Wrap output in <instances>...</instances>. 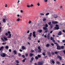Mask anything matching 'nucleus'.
Segmentation results:
<instances>
[{
	"label": "nucleus",
	"instance_id": "obj_1",
	"mask_svg": "<svg viewBox=\"0 0 65 65\" xmlns=\"http://www.w3.org/2000/svg\"><path fill=\"white\" fill-rule=\"evenodd\" d=\"M0 55L2 57H6V54L5 53H0Z\"/></svg>",
	"mask_w": 65,
	"mask_h": 65
},
{
	"label": "nucleus",
	"instance_id": "obj_2",
	"mask_svg": "<svg viewBox=\"0 0 65 65\" xmlns=\"http://www.w3.org/2000/svg\"><path fill=\"white\" fill-rule=\"evenodd\" d=\"M55 44H56L57 45H56V46H57V50H61V47H60V46L59 45V44H58L56 43H55Z\"/></svg>",
	"mask_w": 65,
	"mask_h": 65
},
{
	"label": "nucleus",
	"instance_id": "obj_3",
	"mask_svg": "<svg viewBox=\"0 0 65 65\" xmlns=\"http://www.w3.org/2000/svg\"><path fill=\"white\" fill-rule=\"evenodd\" d=\"M56 27H55L54 28L55 30L59 29V25H58L56 24Z\"/></svg>",
	"mask_w": 65,
	"mask_h": 65
},
{
	"label": "nucleus",
	"instance_id": "obj_4",
	"mask_svg": "<svg viewBox=\"0 0 65 65\" xmlns=\"http://www.w3.org/2000/svg\"><path fill=\"white\" fill-rule=\"evenodd\" d=\"M43 62H42L39 61L38 62V65H43Z\"/></svg>",
	"mask_w": 65,
	"mask_h": 65
},
{
	"label": "nucleus",
	"instance_id": "obj_5",
	"mask_svg": "<svg viewBox=\"0 0 65 65\" xmlns=\"http://www.w3.org/2000/svg\"><path fill=\"white\" fill-rule=\"evenodd\" d=\"M36 32L35 31H34L33 32V36L34 37V38H35L36 36V35H35V33Z\"/></svg>",
	"mask_w": 65,
	"mask_h": 65
},
{
	"label": "nucleus",
	"instance_id": "obj_6",
	"mask_svg": "<svg viewBox=\"0 0 65 65\" xmlns=\"http://www.w3.org/2000/svg\"><path fill=\"white\" fill-rule=\"evenodd\" d=\"M4 49V47L3 46H2L0 48V51L1 52H3V50Z\"/></svg>",
	"mask_w": 65,
	"mask_h": 65
},
{
	"label": "nucleus",
	"instance_id": "obj_7",
	"mask_svg": "<svg viewBox=\"0 0 65 65\" xmlns=\"http://www.w3.org/2000/svg\"><path fill=\"white\" fill-rule=\"evenodd\" d=\"M52 23L53 24H58V22L57 21H53L52 22Z\"/></svg>",
	"mask_w": 65,
	"mask_h": 65
},
{
	"label": "nucleus",
	"instance_id": "obj_8",
	"mask_svg": "<svg viewBox=\"0 0 65 65\" xmlns=\"http://www.w3.org/2000/svg\"><path fill=\"white\" fill-rule=\"evenodd\" d=\"M57 58L59 59L61 61L62 60V57H61V56L60 55H58L57 56Z\"/></svg>",
	"mask_w": 65,
	"mask_h": 65
},
{
	"label": "nucleus",
	"instance_id": "obj_9",
	"mask_svg": "<svg viewBox=\"0 0 65 65\" xmlns=\"http://www.w3.org/2000/svg\"><path fill=\"white\" fill-rule=\"evenodd\" d=\"M34 60V57H32L31 58L30 60V63H31Z\"/></svg>",
	"mask_w": 65,
	"mask_h": 65
},
{
	"label": "nucleus",
	"instance_id": "obj_10",
	"mask_svg": "<svg viewBox=\"0 0 65 65\" xmlns=\"http://www.w3.org/2000/svg\"><path fill=\"white\" fill-rule=\"evenodd\" d=\"M62 35V31H60L58 33V35Z\"/></svg>",
	"mask_w": 65,
	"mask_h": 65
},
{
	"label": "nucleus",
	"instance_id": "obj_11",
	"mask_svg": "<svg viewBox=\"0 0 65 65\" xmlns=\"http://www.w3.org/2000/svg\"><path fill=\"white\" fill-rule=\"evenodd\" d=\"M38 32L40 33H41L42 32V30L41 29H39L38 30Z\"/></svg>",
	"mask_w": 65,
	"mask_h": 65
},
{
	"label": "nucleus",
	"instance_id": "obj_12",
	"mask_svg": "<svg viewBox=\"0 0 65 65\" xmlns=\"http://www.w3.org/2000/svg\"><path fill=\"white\" fill-rule=\"evenodd\" d=\"M29 56L30 57H32L34 55V54L30 53L29 54Z\"/></svg>",
	"mask_w": 65,
	"mask_h": 65
},
{
	"label": "nucleus",
	"instance_id": "obj_13",
	"mask_svg": "<svg viewBox=\"0 0 65 65\" xmlns=\"http://www.w3.org/2000/svg\"><path fill=\"white\" fill-rule=\"evenodd\" d=\"M11 34H9V36H8L7 37V38H11Z\"/></svg>",
	"mask_w": 65,
	"mask_h": 65
},
{
	"label": "nucleus",
	"instance_id": "obj_14",
	"mask_svg": "<svg viewBox=\"0 0 65 65\" xmlns=\"http://www.w3.org/2000/svg\"><path fill=\"white\" fill-rule=\"evenodd\" d=\"M43 29L44 30H47V28L46 27H43Z\"/></svg>",
	"mask_w": 65,
	"mask_h": 65
},
{
	"label": "nucleus",
	"instance_id": "obj_15",
	"mask_svg": "<svg viewBox=\"0 0 65 65\" xmlns=\"http://www.w3.org/2000/svg\"><path fill=\"white\" fill-rule=\"evenodd\" d=\"M4 39L6 41H7V40H8V39H7V38L6 37H4Z\"/></svg>",
	"mask_w": 65,
	"mask_h": 65
},
{
	"label": "nucleus",
	"instance_id": "obj_16",
	"mask_svg": "<svg viewBox=\"0 0 65 65\" xmlns=\"http://www.w3.org/2000/svg\"><path fill=\"white\" fill-rule=\"evenodd\" d=\"M13 52L15 55L17 54V52H16L15 50Z\"/></svg>",
	"mask_w": 65,
	"mask_h": 65
},
{
	"label": "nucleus",
	"instance_id": "obj_17",
	"mask_svg": "<svg viewBox=\"0 0 65 65\" xmlns=\"http://www.w3.org/2000/svg\"><path fill=\"white\" fill-rule=\"evenodd\" d=\"M3 21L4 23H5L6 22V20H5V19H3Z\"/></svg>",
	"mask_w": 65,
	"mask_h": 65
},
{
	"label": "nucleus",
	"instance_id": "obj_18",
	"mask_svg": "<svg viewBox=\"0 0 65 65\" xmlns=\"http://www.w3.org/2000/svg\"><path fill=\"white\" fill-rule=\"evenodd\" d=\"M2 27H0V33H1V32H2V31H3V30H1V29H2Z\"/></svg>",
	"mask_w": 65,
	"mask_h": 65
},
{
	"label": "nucleus",
	"instance_id": "obj_19",
	"mask_svg": "<svg viewBox=\"0 0 65 65\" xmlns=\"http://www.w3.org/2000/svg\"><path fill=\"white\" fill-rule=\"evenodd\" d=\"M32 33L31 32L30 33V35L28 36L29 37H31L32 36Z\"/></svg>",
	"mask_w": 65,
	"mask_h": 65
},
{
	"label": "nucleus",
	"instance_id": "obj_20",
	"mask_svg": "<svg viewBox=\"0 0 65 65\" xmlns=\"http://www.w3.org/2000/svg\"><path fill=\"white\" fill-rule=\"evenodd\" d=\"M26 59H27V58H24L23 60V62H25V60H26Z\"/></svg>",
	"mask_w": 65,
	"mask_h": 65
},
{
	"label": "nucleus",
	"instance_id": "obj_21",
	"mask_svg": "<svg viewBox=\"0 0 65 65\" xmlns=\"http://www.w3.org/2000/svg\"><path fill=\"white\" fill-rule=\"evenodd\" d=\"M52 22H49L48 23V24L49 25V26H50L51 25V24Z\"/></svg>",
	"mask_w": 65,
	"mask_h": 65
},
{
	"label": "nucleus",
	"instance_id": "obj_22",
	"mask_svg": "<svg viewBox=\"0 0 65 65\" xmlns=\"http://www.w3.org/2000/svg\"><path fill=\"white\" fill-rule=\"evenodd\" d=\"M35 59H36V60H38V57L37 56H36L35 57Z\"/></svg>",
	"mask_w": 65,
	"mask_h": 65
},
{
	"label": "nucleus",
	"instance_id": "obj_23",
	"mask_svg": "<svg viewBox=\"0 0 65 65\" xmlns=\"http://www.w3.org/2000/svg\"><path fill=\"white\" fill-rule=\"evenodd\" d=\"M5 48L6 49H8V48H9V47H8V46H5Z\"/></svg>",
	"mask_w": 65,
	"mask_h": 65
},
{
	"label": "nucleus",
	"instance_id": "obj_24",
	"mask_svg": "<svg viewBox=\"0 0 65 65\" xmlns=\"http://www.w3.org/2000/svg\"><path fill=\"white\" fill-rule=\"evenodd\" d=\"M17 21V22H19L20 21V18H18L16 20Z\"/></svg>",
	"mask_w": 65,
	"mask_h": 65
},
{
	"label": "nucleus",
	"instance_id": "obj_25",
	"mask_svg": "<svg viewBox=\"0 0 65 65\" xmlns=\"http://www.w3.org/2000/svg\"><path fill=\"white\" fill-rule=\"evenodd\" d=\"M61 48L62 49H64V46H61Z\"/></svg>",
	"mask_w": 65,
	"mask_h": 65
},
{
	"label": "nucleus",
	"instance_id": "obj_26",
	"mask_svg": "<svg viewBox=\"0 0 65 65\" xmlns=\"http://www.w3.org/2000/svg\"><path fill=\"white\" fill-rule=\"evenodd\" d=\"M22 48L23 50H25V47L24 46H22Z\"/></svg>",
	"mask_w": 65,
	"mask_h": 65
},
{
	"label": "nucleus",
	"instance_id": "obj_27",
	"mask_svg": "<svg viewBox=\"0 0 65 65\" xmlns=\"http://www.w3.org/2000/svg\"><path fill=\"white\" fill-rule=\"evenodd\" d=\"M50 14V13H47L45 15L46 16L47 15H48Z\"/></svg>",
	"mask_w": 65,
	"mask_h": 65
},
{
	"label": "nucleus",
	"instance_id": "obj_28",
	"mask_svg": "<svg viewBox=\"0 0 65 65\" xmlns=\"http://www.w3.org/2000/svg\"><path fill=\"white\" fill-rule=\"evenodd\" d=\"M46 20V19L45 18H44L43 19V22H44V21H45Z\"/></svg>",
	"mask_w": 65,
	"mask_h": 65
},
{
	"label": "nucleus",
	"instance_id": "obj_29",
	"mask_svg": "<svg viewBox=\"0 0 65 65\" xmlns=\"http://www.w3.org/2000/svg\"><path fill=\"white\" fill-rule=\"evenodd\" d=\"M47 47H48L50 46V44H47L46 45Z\"/></svg>",
	"mask_w": 65,
	"mask_h": 65
},
{
	"label": "nucleus",
	"instance_id": "obj_30",
	"mask_svg": "<svg viewBox=\"0 0 65 65\" xmlns=\"http://www.w3.org/2000/svg\"><path fill=\"white\" fill-rule=\"evenodd\" d=\"M42 54L43 56H45V52L43 53Z\"/></svg>",
	"mask_w": 65,
	"mask_h": 65
},
{
	"label": "nucleus",
	"instance_id": "obj_31",
	"mask_svg": "<svg viewBox=\"0 0 65 65\" xmlns=\"http://www.w3.org/2000/svg\"><path fill=\"white\" fill-rule=\"evenodd\" d=\"M38 48L39 50H41V47L40 46H38Z\"/></svg>",
	"mask_w": 65,
	"mask_h": 65
},
{
	"label": "nucleus",
	"instance_id": "obj_32",
	"mask_svg": "<svg viewBox=\"0 0 65 65\" xmlns=\"http://www.w3.org/2000/svg\"><path fill=\"white\" fill-rule=\"evenodd\" d=\"M51 62L52 63H53V64H55V61H54V60H52L51 61Z\"/></svg>",
	"mask_w": 65,
	"mask_h": 65
},
{
	"label": "nucleus",
	"instance_id": "obj_33",
	"mask_svg": "<svg viewBox=\"0 0 65 65\" xmlns=\"http://www.w3.org/2000/svg\"><path fill=\"white\" fill-rule=\"evenodd\" d=\"M47 32H48V29H46L45 31V33H47Z\"/></svg>",
	"mask_w": 65,
	"mask_h": 65
},
{
	"label": "nucleus",
	"instance_id": "obj_34",
	"mask_svg": "<svg viewBox=\"0 0 65 65\" xmlns=\"http://www.w3.org/2000/svg\"><path fill=\"white\" fill-rule=\"evenodd\" d=\"M22 58H25V55H22Z\"/></svg>",
	"mask_w": 65,
	"mask_h": 65
},
{
	"label": "nucleus",
	"instance_id": "obj_35",
	"mask_svg": "<svg viewBox=\"0 0 65 65\" xmlns=\"http://www.w3.org/2000/svg\"><path fill=\"white\" fill-rule=\"evenodd\" d=\"M50 36H47V39H50Z\"/></svg>",
	"mask_w": 65,
	"mask_h": 65
},
{
	"label": "nucleus",
	"instance_id": "obj_36",
	"mask_svg": "<svg viewBox=\"0 0 65 65\" xmlns=\"http://www.w3.org/2000/svg\"><path fill=\"white\" fill-rule=\"evenodd\" d=\"M16 62L17 64H19V61L18 60H16Z\"/></svg>",
	"mask_w": 65,
	"mask_h": 65
},
{
	"label": "nucleus",
	"instance_id": "obj_37",
	"mask_svg": "<svg viewBox=\"0 0 65 65\" xmlns=\"http://www.w3.org/2000/svg\"><path fill=\"white\" fill-rule=\"evenodd\" d=\"M39 50L38 51V52L39 53H41V49H39Z\"/></svg>",
	"mask_w": 65,
	"mask_h": 65
},
{
	"label": "nucleus",
	"instance_id": "obj_38",
	"mask_svg": "<svg viewBox=\"0 0 65 65\" xmlns=\"http://www.w3.org/2000/svg\"><path fill=\"white\" fill-rule=\"evenodd\" d=\"M35 52V51L34 50H31L30 52L31 53H33V52Z\"/></svg>",
	"mask_w": 65,
	"mask_h": 65
},
{
	"label": "nucleus",
	"instance_id": "obj_39",
	"mask_svg": "<svg viewBox=\"0 0 65 65\" xmlns=\"http://www.w3.org/2000/svg\"><path fill=\"white\" fill-rule=\"evenodd\" d=\"M51 54H52V55H55V53L54 52H52L51 53Z\"/></svg>",
	"mask_w": 65,
	"mask_h": 65
},
{
	"label": "nucleus",
	"instance_id": "obj_40",
	"mask_svg": "<svg viewBox=\"0 0 65 65\" xmlns=\"http://www.w3.org/2000/svg\"><path fill=\"white\" fill-rule=\"evenodd\" d=\"M45 27H48V25L47 24H46L45 25Z\"/></svg>",
	"mask_w": 65,
	"mask_h": 65
},
{
	"label": "nucleus",
	"instance_id": "obj_41",
	"mask_svg": "<svg viewBox=\"0 0 65 65\" xmlns=\"http://www.w3.org/2000/svg\"><path fill=\"white\" fill-rule=\"evenodd\" d=\"M54 53H55V54H58V52L57 51H56L54 52Z\"/></svg>",
	"mask_w": 65,
	"mask_h": 65
},
{
	"label": "nucleus",
	"instance_id": "obj_42",
	"mask_svg": "<svg viewBox=\"0 0 65 65\" xmlns=\"http://www.w3.org/2000/svg\"><path fill=\"white\" fill-rule=\"evenodd\" d=\"M28 39H29V40H31V37H28Z\"/></svg>",
	"mask_w": 65,
	"mask_h": 65
},
{
	"label": "nucleus",
	"instance_id": "obj_43",
	"mask_svg": "<svg viewBox=\"0 0 65 65\" xmlns=\"http://www.w3.org/2000/svg\"><path fill=\"white\" fill-rule=\"evenodd\" d=\"M56 63L57 64H60V62H59V61H57L56 62Z\"/></svg>",
	"mask_w": 65,
	"mask_h": 65
},
{
	"label": "nucleus",
	"instance_id": "obj_44",
	"mask_svg": "<svg viewBox=\"0 0 65 65\" xmlns=\"http://www.w3.org/2000/svg\"><path fill=\"white\" fill-rule=\"evenodd\" d=\"M25 56H26V57H28V53H26L25 54Z\"/></svg>",
	"mask_w": 65,
	"mask_h": 65
},
{
	"label": "nucleus",
	"instance_id": "obj_45",
	"mask_svg": "<svg viewBox=\"0 0 65 65\" xmlns=\"http://www.w3.org/2000/svg\"><path fill=\"white\" fill-rule=\"evenodd\" d=\"M38 58H40V57H41L40 55H38Z\"/></svg>",
	"mask_w": 65,
	"mask_h": 65
},
{
	"label": "nucleus",
	"instance_id": "obj_46",
	"mask_svg": "<svg viewBox=\"0 0 65 65\" xmlns=\"http://www.w3.org/2000/svg\"><path fill=\"white\" fill-rule=\"evenodd\" d=\"M40 14L41 15H44V14L43 13H41Z\"/></svg>",
	"mask_w": 65,
	"mask_h": 65
},
{
	"label": "nucleus",
	"instance_id": "obj_47",
	"mask_svg": "<svg viewBox=\"0 0 65 65\" xmlns=\"http://www.w3.org/2000/svg\"><path fill=\"white\" fill-rule=\"evenodd\" d=\"M2 40L3 41H5V40L2 38H1Z\"/></svg>",
	"mask_w": 65,
	"mask_h": 65
},
{
	"label": "nucleus",
	"instance_id": "obj_48",
	"mask_svg": "<svg viewBox=\"0 0 65 65\" xmlns=\"http://www.w3.org/2000/svg\"><path fill=\"white\" fill-rule=\"evenodd\" d=\"M21 55H22L21 54H20V53L18 54V56H20V57H21Z\"/></svg>",
	"mask_w": 65,
	"mask_h": 65
},
{
	"label": "nucleus",
	"instance_id": "obj_49",
	"mask_svg": "<svg viewBox=\"0 0 65 65\" xmlns=\"http://www.w3.org/2000/svg\"><path fill=\"white\" fill-rule=\"evenodd\" d=\"M34 6V5H33L32 4H31L30 6V7H32V6Z\"/></svg>",
	"mask_w": 65,
	"mask_h": 65
},
{
	"label": "nucleus",
	"instance_id": "obj_50",
	"mask_svg": "<svg viewBox=\"0 0 65 65\" xmlns=\"http://www.w3.org/2000/svg\"><path fill=\"white\" fill-rule=\"evenodd\" d=\"M37 5H38V6H40V4H39V3H37Z\"/></svg>",
	"mask_w": 65,
	"mask_h": 65
},
{
	"label": "nucleus",
	"instance_id": "obj_51",
	"mask_svg": "<svg viewBox=\"0 0 65 65\" xmlns=\"http://www.w3.org/2000/svg\"><path fill=\"white\" fill-rule=\"evenodd\" d=\"M50 27H51V28H52L53 27V25H50Z\"/></svg>",
	"mask_w": 65,
	"mask_h": 65
},
{
	"label": "nucleus",
	"instance_id": "obj_52",
	"mask_svg": "<svg viewBox=\"0 0 65 65\" xmlns=\"http://www.w3.org/2000/svg\"><path fill=\"white\" fill-rule=\"evenodd\" d=\"M9 52H11V50L10 49L9 50Z\"/></svg>",
	"mask_w": 65,
	"mask_h": 65
},
{
	"label": "nucleus",
	"instance_id": "obj_53",
	"mask_svg": "<svg viewBox=\"0 0 65 65\" xmlns=\"http://www.w3.org/2000/svg\"><path fill=\"white\" fill-rule=\"evenodd\" d=\"M62 42H63L64 43H65V40H63L62 41Z\"/></svg>",
	"mask_w": 65,
	"mask_h": 65
},
{
	"label": "nucleus",
	"instance_id": "obj_54",
	"mask_svg": "<svg viewBox=\"0 0 65 65\" xmlns=\"http://www.w3.org/2000/svg\"><path fill=\"white\" fill-rule=\"evenodd\" d=\"M29 24H30V23H31V21H29L28 22Z\"/></svg>",
	"mask_w": 65,
	"mask_h": 65
},
{
	"label": "nucleus",
	"instance_id": "obj_55",
	"mask_svg": "<svg viewBox=\"0 0 65 65\" xmlns=\"http://www.w3.org/2000/svg\"><path fill=\"white\" fill-rule=\"evenodd\" d=\"M52 41H53V42H55V40H54V39H53L52 40Z\"/></svg>",
	"mask_w": 65,
	"mask_h": 65
},
{
	"label": "nucleus",
	"instance_id": "obj_56",
	"mask_svg": "<svg viewBox=\"0 0 65 65\" xmlns=\"http://www.w3.org/2000/svg\"><path fill=\"white\" fill-rule=\"evenodd\" d=\"M5 35L6 36H7L8 35V33H5Z\"/></svg>",
	"mask_w": 65,
	"mask_h": 65
},
{
	"label": "nucleus",
	"instance_id": "obj_57",
	"mask_svg": "<svg viewBox=\"0 0 65 65\" xmlns=\"http://www.w3.org/2000/svg\"><path fill=\"white\" fill-rule=\"evenodd\" d=\"M58 17V16L57 15L56 17H54V18H55V19H56V18H57Z\"/></svg>",
	"mask_w": 65,
	"mask_h": 65
},
{
	"label": "nucleus",
	"instance_id": "obj_58",
	"mask_svg": "<svg viewBox=\"0 0 65 65\" xmlns=\"http://www.w3.org/2000/svg\"><path fill=\"white\" fill-rule=\"evenodd\" d=\"M48 54L50 56H51V54L49 52L48 53Z\"/></svg>",
	"mask_w": 65,
	"mask_h": 65
},
{
	"label": "nucleus",
	"instance_id": "obj_59",
	"mask_svg": "<svg viewBox=\"0 0 65 65\" xmlns=\"http://www.w3.org/2000/svg\"><path fill=\"white\" fill-rule=\"evenodd\" d=\"M29 32H30V31L29 30H28L27 31V33H28V34L29 33Z\"/></svg>",
	"mask_w": 65,
	"mask_h": 65
},
{
	"label": "nucleus",
	"instance_id": "obj_60",
	"mask_svg": "<svg viewBox=\"0 0 65 65\" xmlns=\"http://www.w3.org/2000/svg\"><path fill=\"white\" fill-rule=\"evenodd\" d=\"M19 51L20 52H23V51H22V50L21 49L19 50Z\"/></svg>",
	"mask_w": 65,
	"mask_h": 65
},
{
	"label": "nucleus",
	"instance_id": "obj_61",
	"mask_svg": "<svg viewBox=\"0 0 65 65\" xmlns=\"http://www.w3.org/2000/svg\"><path fill=\"white\" fill-rule=\"evenodd\" d=\"M62 32H64V33H65V30L64 29V30H63Z\"/></svg>",
	"mask_w": 65,
	"mask_h": 65
},
{
	"label": "nucleus",
	"instance_id": "obj_62",
	"mask_svg": "<svg viewBox=\"0 0 65 65\" xmlns=\"http://www.w3.org/2000/svg\"><path fill=\"white\" fill-rule=\"evenodd\" d=\"M20 12H21L22 13H23V10H21Z\"/></svg>",
	"mask_w": 65,
	"mask_h": 65
},
{
	"label": "nucleus",
	"instance_id": "obj_63",
	"mask_svg": "<svg viewBox=\"0 0 65 65\" xmlns=\"http://www.w3.org/2000/svg\"><path fill=\"white\" fill-rule=\"evenodd\" d=\"M51 45H52V46H54V44L53 43H52L51 44Z\"/></svg>",
	"mask_w": 65,
	"mask_h": 65
},
{
	"label": "nucleus",
	"instance_id": "obj_64",
	"mask_svg": "<svg viewBox=\"0 0 65 65\" xmlns=\"http://www.w3.org/2000/svg\"><path fill=\"white\" fill-rule=\"evenodd\" d=\"M63 52L64 53V54H65V50L63 51Z\"/></svg>",
	"mask_w": 65,
	"mask_h": 65
}]
</instances>
